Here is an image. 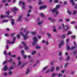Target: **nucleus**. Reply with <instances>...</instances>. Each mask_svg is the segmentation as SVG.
Here are the masks:
<instances>
[{"mask_svg": "<svg viewBox=\"0 0 77 77\" xmlns=\"http://www.w3.org/2000/svg\"><path fill=\"white\" fill-rule=\"evenodd\" d=\"M29 31H27L26 29H25L23 32H20L19 33L21 35H23V36L24 39L26 40V39L28 38L27 35L29 34Z\"/></svg>", "mask_w": 77, "mask_h": 77, "instance_id": "nucleus-1", "label": "nucleus"}, {"mask_svg": "<svg viewBox=\"0 0 77 77\" xmlns=\"http://www.w3.org/2000/svg\"><path fill=\"white\" fill-rule=\"evenodd\" d=\"M56 8H54L52 10V12L53 13H54L55 12L56 13V15H57L59 14V12L57 11V9L60 8V6L59 5H57L56 6Z\"/></svg>", "mask_w": 77, "mask_h": 77, "instance_id": "nucleus-2", "label": "nucleus"}, {"mask_svg": "<svg viewBox=\"0 0 77 77\" xmlns=\"http://www.w3.org/2000/svg\"><path fill=\"white\" fill-rule=\"evenodd\" d=\"M23 5L22 8L23 9H25V8L24 7V5H25V3L24 2H22L21 1H20L19 2V5Z\"/></svg>", "mask_w": 77, "mask_h": 77, "instance_id": "nucleus-3", "label": "nucleus"}, {"mask_svg": "<svg viewBox=\"0 0 77 77\" xmlns=\"http://www.w3.org/2000/svg\"><path fill=\"white\" fill-rule=\"evenodd\" d=\"M33 45H35V44L37 42V41H38V39H37V38L36 37H34L33 38Z\"/></svg>", "mask_w": 77, "mask_h": 77, "instance_id": "nucleus-4", "label": "nucleus"}, {"mask_svg": "<svg viewBox=\"0 0 77 77\" xmlns=\"http://www.w3.org/2000/svg\"><path fill=\"white\" fill-rule=\"evenodd\" d=\"M64 44V42H63V40L61 41L60 42V43L59 45V48H60V47H61V46H62V45H63Z\"/></svg>", "mask_w": 77, "mask_h": 77, "instance_id": "nucleus-5", "label": "nucleus"}, {"mask_svg": "<svg viewBox=\"0 0 77 77\" xmlns=\"http://www.w3.org/2000/svg\"><path fill=\"white\" fill-rule=\"evenodd\" d=\"M6 17H7L8 18H12L11 16H4L3 15H1V18H5Z\"/></svg>", "mask_w": 77, "mask_h": 77, "instance_id": "nucleus-6", "label": "nucleus"}, {"mask_svg": "<svg viewBox=\"0 0 77 77\" xmlns=\"http://www.w3.org/2000/svg\"><path fill=\"white\" fill-rule=\"evenodd\" d=\"M22 17H23V16L22 15L20 16H19V19L17 20V21L20 22L23 21V19H22Z\"/></svg>", "mask_w": 77, "mask_h": 77, "instance_id": "nucleus-7", "label": "nucleus"}, {"mask_svg": "<svg viewBox=\"0 0 77 77\" xmlns=\"http://www.w3.org/2000/svg\"><path fill=\"white\" fill-rule=\"evenodd\" d=\"M48 19L49 20H50L51 22H52V23L55 22V20L52 19L51 17H49Z\"/></svg>", "mask_w": 77, "mask_h": 77, "instance_id": "nucleus-8", "label": "nucleus"}, {"mask_svg": "<svg viewBox=\"0 0 77 77\" xmlns=\"http://www.w3.org/2000/svg\"><path fill=\"white\" fill-rule=\"evenodd\" d=\"M22 44H23V45L24 47H25V49H26V50H27V49H28V48L27 47V46H26V43H25L24 42H23Z\"/></svg>", "mask_w": 77, "mask_h": 77, "instance_id": "nucleus-9", "label": "nucleus"}, {"mask_svg": "<svg viewBox=\"0 0 77 77\" xmlns=\"http://www.w3.org/2000/svg\"><path fill=\"white\" fill-rule=\"evenodd\" d=\"M47 8V6L44 5L42 6H41L39 7L40 9H45Z\"/></svg>", "mask_w": 77, "mask_h": 77, "instance_id": "nucleus-10", "label": "nucleus"}, {"mask_svg": "<svg viewBox=\"0 0 77 77\" xmlns=\"http://www.w3.org/2000/svg\"><path fill=\"white\" fill-rule=\"evenodd\" d=\"M16 39V37H14L13 38V41H12L10 42V44H14V43H15V41Z\"/></svg>", "mask_w": 77, "mask_h": 77, "instance_id": "nucleus-11", "label": "nucleus"}, {"mask_svg": "<svg viewBox=\"0 0 77 77\" xmlns=\"http://www.w3.org/2000/svg\"><path fill=\"white\" fill-rule=\"evenodd\" d=\"M8 67L7 66H4V67L3 71H7V70H8Z\"/></svg>", "mask_w": 77, "mask_h": 77, "instance_id": "nucleus-12", "label": "nucleus"}, {"mask_svg": "<svg viewBox=\"0 0 77 77\" xmlns=\"http://www.w3.org/2000/svg\"><path fill=\"white\" fill-rule=\"evenodd\" d=\"M65 27H66V28L65 27V28L64 29V31L68 30V29H69V26H68V25H67L65 26Z\"/></svg>", "mask_w": 77, "mask_h": 77, "instance_id": "nucleus-13", "label": "nucleus"}, {"mask_svg": "<svg viewBox=\"0 0 77 77\" xmlns=\"http://www.w3.org/2000/svg\"><path fill=\"white\" fill-rule=\"evenodd\" d=\"M22 65V63L21 62V61H19L18 62V66H20V65Z\"/></svg>", "mask_w": 77, "mask_h": 77, "instance_id": "nucleus-14", "label": "nucleus"}, {"mask_svg": "<svg viewBox=\"0 0 77 77\" xmlns=\"http://www.w3.org/2000/svg\"><path fill=\"white\" fill-rule=\"evenodd\" d=\"M43 23V21H42L41 22L40 21H38L37 23V24L38 25H41Z\"/></svg>", "mask_w": 77, "mask_h": 77, "instance_id": "nucleus-15", "label": "nucleus"}, {"mask_svg": "<svg viewBox=\"0 0 77 77\" xmlns=\"http://www.w3.org/2000/svg\"><path fill=\"white\" fill-rule=\"evenodd\" d=\"M11 21L12 22L11 23V24L12 26H14V25L15 24V23H14V20L12 19L11 20Z\"/></svg>", "mask_w": 77, "mask_h": 77, "instance_id": "nucleus-16", "label": "nucleus"}, {"mask_svg": "<svg viewBox=\"0 0 77 77\" xmlns=\"http://www.w3.org/2000/svg\"><path fill=\"white\" fill-rule=\"evenodd\" d=\"M48 68V66H46L45 67H44V69H42V71H45V70H46V69H47V68Z\"/></svg>", "mask_w": 77, "mask_h": 77, "instance_id": "nucleus-17", "label": "nucleus"}, {"mask_svg": "<svg viewBox=\"0 0 77 77\" xmlns=\"http://www.w3.org/2000/svg\"><path fill=\"white\" fill-rule=\"evenodd\" d=\"M29 73V69L28 68L26 70V74H28Z\"/></svg>", "mask_w": 77, "mask_h": 77, "instance_id": "nucleus-18", "label": "nucleus"}, {"mask_svg": "<svg viewBox=\"0 0 77 77\" xmlns=\"http://www.w3.org/2000/svg\"><path fill=\"white\" fill-rule=\"evenodd\" d=\"M70 2L72 4V5H74V1L73 0H70Z\"/></svg>", "mask_w": 77, "mask_h": 77, "instance_id": "nucleus-19", "label": "nucleus"}, {"mask_svg": "<svg viewBox=\"0 0 77 77\" xmlns=\"http://www.w3.org/2000/svg\"><path fill=\"white\" fill-rule=\"evenodd\" d=\"M31 34H32V35H36V32H31Z\"/></svg>", "mask_w": 77, "mask_h": 77, "instance_id": "nucleus-20", "label": "nucleus"}, {"mask_svg": "<svg viewBox=\"0 0 77 77\" xmlns=\"http://www.w3.org/2000/svg\"><path fill=\"white\" fill-rule=\"evenodd\" d=\"M66 48L67 50H71V48H70V47H69V46L68 45H67Z\"/></svg>", "mask_w": 77, "mask_h": 77, "instance_id": "nucleus-21", "label": "nucleus"}, {"mask_svg": "<svg viewBox=\"0 0 77 77\" xmlns=\"http://www.w3.org/2000/svg\"><path fill=\"white\" fill-rule=\"evenodd\" d=\"M14 11H18V9L16 7H14L12 9V11H14Z\"/></svg>", "mask_w": 77, "mask_h": 77, "instance_id": "nucleus-22", "label": "nucleus"}, {"mask_svg": "<svg viewBox=\"0 0 77 77\" xmlns=\"http://www.w3.org/2000/svg\"><path fill=\"white\" fill-rule=\"evenodd\" d=\"M35 48L37 49H39L40 48H41V46H36L35 47Z\"/></svg>", "mask_w": 77, "mask_h": 77, "instance_id": "nucleus-23", "label": "nucleus"}, {"mask_svg": "<svg viewBox=\"0 0 77 77\" xmlns=\"http://www.w3.org/2000/svg\"><path fill=\"white\" fill-rule=\"evenodd\" d=\"M39 2H38V4L39 5H41V4H42L43 3V2L41 1V0H39Z\"/></svg>", "mask_w": 77, "mask_h": 77, "instance_id": "nucleus-24", "label": "nucleus"}, {"mask_svg": "<svg viewBox=\"0 0 77 77\" xmlns=\"http://www.w3.org/2000/svg\"><path fill=\"white\" fill-rule=\"evenodd\" d=\"M12 73H13V72H12V71H10V70H9V71L8 73V74L9 75H11V74H12Z\"/></svg>", "mask_w": 77, "mask_h": 77, "instance_id": "nucleus-25", "label": "nucleus"}, {"mask_svg": "<svg viewBox=\"0 0 77 77\" xmlns=\"http://www.w3.org/2000/svg\"><path fill=\"white\" fill-rule=\"evenodd\" d=\"M8 20H4L2 21V23H5V22H8Z\"/></svg>", "mask_w": 77, "mask_h": 77, "instance_id": "nucleus-26", "label": "nucleus"}, {"mask_svg": "<svg viewBox=\"0 0 77 77\" xmlns=\"http://www.w3.org/2000/svg\"><path fill=\"white\" fill-rule=\"evenodd\" d=\"M68 64H69V63H66L64 65V68H66V66H68Z\"/></svg>", "mask_w": 77, "mask_h": 77, "instance_id": "nucleus-27", "label": "nucleus"}, {"mask_svg": "<svg viewBox=\"0 0 77 77\" xmlns=\"http://www.w3.org/2000/svg\"><path fill=\"white\" fill-rule=\"evenodd\" d=\"M53 28H54L53 31L55 32H56V29H55V26H53Z\"/></svg>", "mask_w": 77, "mask_h": 77, "instance_id": "nucleus-28", "label": "nucleus"}, {"mask_svg": "<svg viewBox=\"0 0 77 77\" xmlns=\"http://www.w3.org/2000/svg\"><path fill=\"white\" fill-rule=\"evenodd\" d=\"M54 67H51V71L53 72L54 71Z\"/></svg>", "mask_w": 77, "mask_h": 77, "instance_id": "nucleus-29", "label": "nucleus"}, {"mask_svg": "<svg viewBox=\"0 0 77 77\" xmlns=\"http://www.w3.org/2000/svg\"><path fill=\"white\" fill-rule=\"evenodd\" d=\"M69 60V57L68 56L67 57V58H66V61H68V60Z\"/></svg>", "mask_w": 77, "mask_h": 77, "instance_id": "nucleus-30", "label": "nucleus"}, {"mask_svg": "<svg viewBox=\"0 0 77 77\" xmlns=\"http://www.w3.org/2000/svg\"><path fill=\"white\" fill-rule=\"evenodd\" d=\"M14 68V67L12 66H11L10 67V68L9 69V71H10V70H11V69H12Z\"/></svg>", "mask_w": 77, "mask_h": 77, "instance_id": "nucleus-31", "label": "nucleus"}, {"mask_svg": "<svg viewBox=\"0 0 77 77\" xmlns=\"http://www.w3.org/2000/svg\"><path fill=\"white\" fill-rule=\"evenodd\" d=\"M76 11L75 10H74L73 12V15H75V14H76Z\"/></svg>", "mask_w": 77, "mask_h": 77, "instance_id": "nucleus-32", "label": "nucleus"}, {"mask_svg": "<svg viewBox=\"0 0 77 77\" xmlns=\"http://www.w3.org/2000/svg\"><path fill=\"white\" fill-rule=\"evenodd\" d=\"M57 74V73L53 74L52 75V77H54Z\"/></svg>", "mask_w": 77, "mask_h": 77, "instance_id": "nucleus-33", "label": "nucleus"}, {"mask_svg": "<svg viewBox=\"0 0 77 77\" xmlns=\"http://www.w3.org/2000/svg\"><path fill=\"white\" fill-rule=\"evenodd\" d=\"M36 53V51H33L31 53L32 54V55L35 54Z\"/></svg>", "mask_w": 77, "mask_h": 77, "instance_id": "nucleus-34", "label": "nucleus"}, {"mask_svg": "<svg viewBox=\"0 0 77 77\" xmlns=\"http://www.w3.org/2000/svg\"><path fill=\"white\" fill-rule=\"evenodd\" d=\"M72 33L70 31H69L67 34V35H70V34H71Z\"/></svg>", "mask_w": 77, "mask_h": 77, "instance_id": "nucleus-35", "label": "nucleus"}, {"mask_svg": "<svg viewBox=\"0 0 77 77\" xmlns=\"http://www.w3.org/2000/svg\"><path fill=\"white\" fill-rule=\"evenodd\" d=\"M75 48V47L74 46H72L71 48H70V50H73L74 49V48Z\"/></svg>", "mask_w": 77, "mask_h": 77, "instance_id": "nucleus-36", "label": "nucleus"}, {"mask_svg": "<svg viewBox=\"0 0 77 77\" xmlns=\"http://www.w3.org/2000/svg\"><path fill=\"white\" fill-rule=\"evenodd\" d=\"M25 65H26V64H23L22 66L20 67V68H23V67H24Z\"/></svg>", "mask_w": 77, "mask_h": 77, "instance_id": "nucleus-37", "label": "nucleus"}, {"mask_svg": "<svg viewBox=\"0 0 77 77\" xmlns=\"http://www.w3.org/2000/svg\"><path fill=\"white\" fill-rule=\"evenodd\" d=\"M40 15L41 17H45V16H44V14H43L42 13H41L40 14Z\"/></svg>", "mask_w": 77, "mask_h": 77, "instance_id": "nucleus-38", "label": "nucleus"}, {"mask_svg": "<svg viewBox=\"0 0 77 77\" xmlns=\"http://www.w3.org/2000/svg\"><path fill=\"white\" fill-rule=\"evenodd\" d=\"M58 21L59 22H62V21H63V20L62 19H60L58 20Z\"/></svg>", "mask_w": 77, "mask_h": 77, "instance_id": "nucleus-39", "label": "nucleus"}, {"mask_svg": "<svg viewBox=\"0 0 77 77\" xmlns=\"http://www.w3.org/2000/svg\"><path fill=\"white\" fill-rule=\"evenodd\" d=\"M4 54H5V56H7V53L6 51H4Z\"/></svg>", "mask_w": 77, "mask_h": 77, "instance_id": "nucleus-40", "label": "nucleus"}, {"mask_svg": "<svg viewBox=\"0 0 77 77\" xmlns=\"http://www.w3.org/2000/svg\"><path fill=\"white\" fill-rule=\"evenodd\" d=\"M5 36H9V35L8 33H5Z\"/></svg>", "mask_w": 77, "mask_h": 77, "instance_id": "nucleus-41", "label": "nucleus"}, {"mask_svg": "<svg viewBox=\"0 0 77 77\" xmlns=\"http://www.w3.org/2000/svg\"><path fill=\"white\" fill-rule=\"evenodd\" d=\"M62 26H63V28L64 29H65V25L63 24V23L62 24Z\"/></svg>", "mask_w": 77, "mask_h": 77, "instance_id": "nucleus-42", "label": "nucleus"}, {"mask_svg": "<svg viewBox=\"0 0 77 77\" xmlns=\"http://www.w3.org/2000/svg\"><path fill=\"white\" fill-rule=\"evenodd\" d=\"M62 38H65V35L64 34L62 35Z\"/></svg>", "mask_w": 77, "mask_h": 77, "instance_id": "nucleus-43", "label": "nucleus"}, {"mask_svg": "<svg viewBox=\"0 0 77 77\" xmlns=\"http://www.w3.org/2000/svg\"><path fill=\"white\" fill-rule=\"evenodd\" d=\"M21 53H22V55H24V51L23 50H22Z\"/></svg>", "mask_w": 77, "mask_h": 77, "instance_id": "nucleus-44", "label": "nucleus"}, {"mask_svg": "<svg viewBox=\"0 0 77 77\" xmlns=\"http://www.w3.org/2000/svg\"><path fill=\"white\" fill-rule=\"evenodd\" d=\"M15 33H14L12 34L11 35V37H12L14 35H15Z\"/></svg>", "mask_w": 77, "mask_h": 77, "instance_id": "nucleus-45", "label": "nucleus"}, {"mask_svg": "<svg viewBox=\"0 0 77 77\" xmlns=\"http://www.w3.org/2000/svg\"><path fill=\"white\" fill-rule=\"evenodd\" d=\"M8 62V61H5L3 62V65H4L5 64H6V63H7Z\"/></svg>", "mask_w": 77, "mask_h": 77, "instance_id": "nucleus-46", "label": "nucleus"}, {"mask_svg": "<svg viewBox=\"0 0 77 77\" xmlns=\"http://www.w3.org/2000/svg\"><path fill=\"white\" fill-rule=\"evenodd\" d=\"M3 74L4 75H6L7 74V73L6 72H4L3 73Z\"/></svg>", "mask_w": 77, "mask_h": 77, "instance_id": "nucleus-47", "label": "nucleus"}, {"mask_svg": "<svg viewBox=\"0 0 77 77\" xmlns=\"http://www.w3.org/2000/svg\"><path fill=\"white\" fill-rule=\"evenodd\" d=\"M30 62H34V60H31L29 61Z\"/></svg>", "mask_w": 77, "mask_h": 77, "instance_id": "nucleus-48", "label": "nucleus"}, {"mask_svg": "<svg viewBox=\"0 0 77 77\" xmlns=\"http://www.w3.org/2000/svg\"><path fill=\"white\" fill-rule=\"evenodd\" d=\"M13 61V60L12 59H11L10 60V61H8V62H10L11 63V62H12Z\"/></svg>", "mask_w": 77, "mask_h": 77, "instance_id": "nucleus-49", "label": "nucleus"}, {"mask_svg": "<svg viewBox=\"0 0 77 77\" xmlns=\"http://www.w3.org/2000/svg\"><path fill=\"white\" fill-rule=\"evenodd\" d=\"M58 55H59V56H61V55H62V53L60 51L59 52Z\"/></svg>", "mask_w": 77, "mask_h": 77, "instance_id": "nucleus-50", "label": "nucleus"}, {"mask_svg": "<svg viewBox=\"0 0 77 77\" xmlns=\"http://www.w3.org/2000/svg\"><path fill=\"white\" fill-rule=\"evenodd\" d=\"M54 2L56 3H58V0H55Z\"/></svg>", "mask_w": 77, "mask_h": 77, "instance_id": "nucleus-51", "label": "nucleus"}, {"mask_svg": "<svg viewBox=\"0 0 77 77\" xmlns=\"http://www.w3.org/2000/svg\"><path fill=\"white\" fill-rule=\"evenodd\" d=\"M17 37L18 39H20V35H18Z\"/></svg>", "mask_w": 77, "mask_h": 77, "instance_id": "nucleus-52", "label": "nucleus"}, {"mask_svg": "<svg viewBox=\"0 0 77 77\" xmlns=\"http://www.w3.org/2000/svg\"><path fill=\"white\" fill-rule=\"evenodd\" d=\"M71 38H75V35H72V36Z\"/></svg>", "mask_w": 77, "mask_h": 77, "instance_id": "nucleus-53", "label": "nucleus"}, {"mask_svg": "<svg viewBox=\"0 0 77 77\" xmlns=\"http://www.w3.org/2000/svg\"><path fill=\"white\" fill-rule=\"evenodd\" d=\"M68 13L69 15H71V12L69 11H68Z\"/></svg>", "mask_w": 77, "mask_h": 77, "instance_id": "nucleus-54", "label": "nucleus"}, {"mask_svg": "<svg viewBox=\"0 0 77 77\" xmlns=\"http://www.w3.org/2000/svg\"><path fill=\"white\" fill-rule=\"evenodd\" d=\"M67 4V2L66 1H65L64 2V5H66Z\"/></svg>", "mask_w": 77, "mask_h": 77, "instance_id": "nucleus-55", "label": "nucleus"}, {"mask_svg": "<svg viewBox=\"0 0 77 77\" xmlns=\"http://www.w3.org/2000/svg\"><path fill=\"white\" fill-rule=\"evenodd\" d=\"M23 57L24 58V59H26L27 57V56L25 55H23Z\"/></svg>", "mask_w": 77, "mask_h": 77, "instance_id": "nucleus-56", "label": "nucleus"}, {"mask_svg": "<svg viewBox=\"0 0 77 77\" xmlns=\"http://www.w3.org/2000/svg\"><path fill=\"white\" fill-rule=\"evenodd\" d=\"M8 5H9V4H8V3H7L5 4V6H8Z\"/></svg>", "mask_w": 77, "mask_h": 77, "instance_id": "nucleus-57", "label": "nucleus"}, {"mask_svg": "<svg viewBox=\"0 0 77 77\" xmlns=\"http://www.w3.org/2000/svg\"><path fill=\"white\" fill-rule=\"evenodd\" d=\"M59 67L57 66V67L56 68V71H58V70H59Z\"/></svg>", "mask_w": 77, "mask_h": 77, "instance_id": "nucleus-58", "label": "nucleus"}, {"mask_svg": "<svg viewBox=\"0 0 77 77\" xmlns=\"http://www.w3.org/2000/svg\"><path fill=\"white\" fill-rule=\"evenodd\" d=\"M11 56L13 57H16V56L15 55H12Z\"/></svg>", "mask_w": 77, "mask_h": 77, "instance_id": "nucleus-59", "label": "nucleus"}, {"mask_svg": "<svg viewBox=\"0 0 77 77\" xmlns=\"http://www.w3.org/2000/svg\"><path fill=\"white\" fill-rule=\"evenodd\" d=\"M58 75L59 77H60L61 76H62V74H60Z\"/></svg>", "mask_w": 77, "mask_h": 77, "instance_id": "nucleus-60", "label": "nucleus"}, {"mask_svg": "<svg viewBox=\"0 0 77 77\" xmlns=\"http://www.w3.org/2000/svg\"><path fill=\"white\" fill-rule=\"evenodd\" d=\"M7 43L8 44H10V42H9V40H7Z\"/></svg>", "mask_w": 77, "mask_h": 77, "instance_id": "nucleus-61", "label": "nucleus"}, {"mask_svg": "<svg viewBox=\"0 0 77 77\" xmlns=\"http://www.w3.org/2000/svg\"><path fill=\"white\" fill-rule=\"evenodd\" d=\"M66 21L67 22H68V21H69V19H66Z\"/></svg>", "mask_w": 77, "mask_h": 77, "instance_id": "nucleus-62", "label": "nucleus"}, {"mask_svg": "<svg viewBox=\"0 0 77 77\" xmlns=\"http://www.w3.org/2000/svg\"><path fill=\"white\" fill-rule=\"evenodd\" d=\"M47 35L48 36H51V35L49 33H47Z\"/></svg>", "mask_w": 77, "mask_h": 77, "instance_id": "nucleus-63", "label": "nucleus"}, {"mask_svg": "<svg viewBox=\"0 0 77 77\" xmlns=\"http://www.w3.org/2000/svg\"><path fill=\"white\" fill-rule=\"evenodd\" d=\"M6 14L7 15H9V11H8L7 12Z\"/></svg>", "mask_w": 77, "mask_h": 77, "instance_id": "nucleus-64", "label": "nucleus"}]
</instances>
